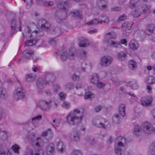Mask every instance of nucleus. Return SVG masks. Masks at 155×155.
<instances>
[{
  "label": "nucleus",
  "instance_id": "1",
  "mask_svg": "<svg viewBox=\"0 0 155 155\" xmlns=\"http://www.w3.org/2000/svg\"><path fill=\"white\" fill-rule=\"evenodd\" d=\"M83 114L79 109H74L70 112L66 117V121L69 124L77 125L80 123L83 119Z\"/></svg>",
  "mask_w": 155,
  "mask_h": 155
},
{
  "label": "nucleus",
  "instance_id": "2",
  "mask_svg": "<svg viewBox=\"0 0 155 155\" xmlns=\"http://www.w3.org/2000/svg\"><path fill=\"white\" fill-rule=\"evenodd\" d=\"M57 7L59 9L58 12L61 13L62 19L64 20L67 17L68 8L69 4L68 0H58L56 2Z\"/></svg>",
  "mask_w": 155,
  "mask_h": 155
},
{
  "label": "nucleus",
  "instance_id": "3",
  "mask_svg": "<svg viewBox=\"0 0 155 155\" xmlns=\"http://www.w3.org/2000/svg\"><path fill=\"white\" fill-rule=\"evenodd\" d=\"M40 108L44 110L49 109L51 108H55L57 107L58 104L54 100L46 99L41 100L38 105Z\"/></svg>",
  "mask_w": 155,
  "mask_h": 155
},
{
  "label": "nucleus",
  "instance_id": "4",
  "mask_svg": "<svg viewBox=\"0 0 155 155\" xmlns=\"http://www.w3.org/2000/svg\"><path fill=\"white\" fill-rule=\"evenodd\" d=\"M126 143V139L124 137L120 136L117 138L115 144L114 151L117 155H121L122 148L125 147Z\"/></svg>",
  "mask_w": 155,
  "mask_h": 155
},
{
  "label": "nucleus",
  "instance_id": "5",
  "mask_svg": "<svg viewBox=\"0 0 155 155\" xmlns=\"http://www.w3.org/2000/svg\"><path fill=\"white\" fill-rule=\"evenodd\" d=\"M31 143L35 148H37V150L35 149L32 150L31 151V155H39L40 146V143L42 142V139L40 137H36L35 134H33L31 138Z\"/></svg>",
  "mask_w": 155,
  "mask_h": 155
},
{
  "label": "nucleus",
  "instance_id": "6",
  "mask_svg": "<svg viewBox=\"0 0 155 155\" xmlns=\"http://www.w3.org/2000/svg\"><path fill=\"white\" fill-rule=\"evenodd\" d=\"M75 52V48L71 47L68 51L66 50L62 51L60 54V58L63 61H65L68 58L71 60H73L74 58Z\"/></svg>",
  "mask_w": 155,
  "mask_h": 155
},
{
  "label": "nucleus",
  "instance_id": "7",
  "mask_svg": "<svg viewBox=\"0 0 155 155\" xmlns=\"http://www.w3.org/2000/svg\"><path fill=\"white\" fill-rule=\"evenodd\" d=\"M26 95L25 91L21 86L16 87L13 93L14 98L17 100L25 98Z\"/></svg>",
  "mask_w": 155,
  "mask_h": 155
},
{
  "label": "nucleus",
  "instance_id": "8",
  "mask_svg": "<svg viewBox=\"0 0 155 155\" xmlns=\"http://www.w3.org/2000/svg\"><path fill=\"white\" fill-rule=\"evenodd\" d=\"M107 120L99 116H97L94 117L92 121V124L96 127L106 128L104 123H106Z\"/></svg>",
  "mask_w": 155,
  "mask_h": 155
},
{
  "label": "nucleus",
  "instance_id": "9",
  "mask_svg": "<svg viewBox=\"0 0 155 155\" xmlns=\"http://www.w3.org/2000/svg\"><path fill=\"white\" fill-rule=\"evenodd\" d=\"M141 129L143 133L149 134L153 133V127L150 123L145 121L142 123Z\"/></svg>",
  "mask_w": 155,
  "mask_h": 155
},
{
  "label": "nucleus",
  "instance_id": "10",
  "mask_svg": "<svg viewBox=\"0 0 155 155\" xmlns=\"http://www.w3.org/2000/svg\"><path fill=\"white\" fill-rule=\"evenodd\" d=\"M34 54L33 51L31 50H26L22 52V58H21L18 60L17 63L19 64L24 62L25 60L24 58L29 60L32 58Z\"/></svg>",
  "mask_w": 155,
  "mask_h": 155
},
{
  "label": "nucleus",
  "instance_id": "11",
  "mask_svg": "<svg viewBox=\"0 0 155 155\" xmlns=\"http://www.w3.org/2000/svg\"><path fill=\"white\" fill-rule=\"evenodd\" d=\"M112 58L109 56L103 57L101 60V65L104 67H107L112 62Z\"/></svg>",
  "mask_w": 155,
  "mask_h": 155
},
{
  "label": "nucleus",
  "instance_id": "12",
  "mask_svg": "<svg viewBox=\"0 0 155 155\" xmlns=\"http://www.w3.org/2000/svg\"><path fill=\"white\" fill-rule=\"evenodd\" d=\"M153 98L152 96H147L146 97L142 98L141 100L142 105L144 106H150L153 101Z\"/></svg>",
  "mask_w": 155,
  "mask_h": 155
},
{
  "label": "nucleus",
  "instance_id": "13",
  "mask_svg": "<svg viewBox=\"0 0 155 155\" xmlns=\"http://www.w3.org/2000/svg\"><path fill=\"white\" fill-rule=\"evenodd\" d=\"M47 83V81H46L45 79L40 78L37 81L36 84L38 88L42 89L46 86Z\"/></svg>",
  "mask_w": 155,
  "mask_h": 155
},
{
  "label": "nucleus",
  "instance_id": "14",
  "mask_svg": "<svg viewBox=\"0 0 155 155\" xmlns=\"http://www.w3.org/2000/svg\"><path fill=\"white\" fill-rule=\"evenodd\" d=\"M38 25L42 29H48L50 26V23L46 20L44 19L39 20L38 22Z\"/></svg>",
  "mask_w": 155,
  "mask_h": 155
},
{
  "label": "nucleus",
  "instance_id": "15",
  "mask_svg": "<svg viewBox=\"0 0 155 155\" xmlns=\"http://www.w3.org/2000/svg\"><path fill=\"white\" fill-rule=\"evenodd\" d=\"M108 46L115 48H120L122 47L119 42L116 41L111 39L108 40L107 42Z\"/></svg>",
  "mask_w": 155,
  "mask_h": 155
},
{
  "label": "nucleus",
  "instance_id": "16",
  "mask_svg": "<svg viewBox=\"0 0 155 155\" xmlns=\"http://www.w3.org/2000/svg\"><path fill=\"white\" fill-rule=\"evenodd\" d=\"M107 1L105 0H97V6L100 9L104 10L107 7Z\"/></svg>",
  "mask_w": 155,
  "mask_h": 155
},
{
  "label": "nucleus",
  "instance_id": "17",
  "mask_svg": "<svg viewBox=\"0 0 155 155\" xmlns=\"http://www.w3.org/2000/svg\"><path fill=\"white\" fill-rule=\"evenodd\" d=\"M79 45L81 47H85L89 45V41L84 37H81L79 38Z\"/></svg>",
  "mask_w": 155,
  "mask_h": 155
},
{
  "label": "nucleus",
  "instance_id": "18",
  "mask_svg": "<svg viewBox=\"0 0 155 155\" xmlns=\"http://www.w3.org/2000/svg\"><path fill=\"white\" fill-rule=\"evenodd\" d=\"M130 48L134 50H137L139 47V45L137 41L133 39L131 40L129 44Z\"/></svg>",
  "mask_w": 155,
  "mask_h": 155
},
{
  "label": "nucleus",
  "instance_id": "19",
  "mask_svg": "<svg viewBox=\"0 0 155 155\" xmlns=\"http://www.w3.org/2000/svg\"><path fill=\"white\" fill-rule=\"evenodd\" d=\"M54 151V145L52 143H50L46 147V153L48 155H52Z\"/></svg>",
  "mask_w": 155,
  "mask_h": 155
},
{
  "label": "nucleus",
  "instance_id": "20",
  "mask_svg": "<svg viewBox=\"0 0 155 155\" xmlns=\"http://www.w3.org/2000/svg\"><path fill=\"white\" fill-rule=\"evenodd\" d=\"M121 117H124L125 114V106L124 104H120L118 108V113Z\"/></svg>",
  "mask_w": 155,
  "mask_h": 155
},
{
  "label": "nucleus",
  "instance_id": "21",
  "mask_svg": "<svg viewBox=\"0 0 155 155\" xmlns=\"http://www.w3.org/2000/svg\"><path fill=\"white\" fill-rule=\"evenodd\" d=\"M100 21V24L103 23L108 24L110 22V20L107 15L103 14L101 15L99 17Z\"/></svg>",
  "mask_w": 155,
  "mask_h": 155
},
{
  "label": "nucleus",
  "instance_id": "22",
  "mask_svg": "<svg viewBox=\"0 0 155 155\" xmlns=\"http://www.w3.org/2000/svg\"><path fill=\"white\" fill-rule=\"evenodd\" d=\"M22 34H23L22 39L23 40H24V37L25 35L27 37L29 38H31L32 35L31 34V30L28 26H26L25 27L24 29V32L22 33Z\"/></svg>",
  "mask_w": 155,
  "mask_h": 155
},
{
  "label": "nucleus",
  "instance_id": "23",
  "mask_svg": "<svg viewBox=\"0 0 155 155\" xmlns=\"http://www.w3.org/2000/svg\"><path fill=\"white\" fill-rule=\"evenodd\" d=\"M8 97V94L5 89L2 87H0V98L5 99Z\"/></svg>",
  "mask_w": 155,
  "mask_h": 155
},
{
  "label": "nucleus",
  "instance_id": "24",
  "mask_svg": "<svg viewBox=\"0 0 155 155\" xmlns=\"http://www.w3.org/2000/svg\"><path fill=\"white\" fill-rule=\"evenodd\" d=\"M128 84L133 90H137L139 88V86L136 80H134L129 82Z\"/></svg>",
  "mask_w": 155,
  "mask_h": 155
},
{
  "label": "nucleus",
  "instance_id": "25",
  "mask_svg": "<svg viewBox=\"0 0 155 155\" xmlns=\"http://www.w3.org/2000/svg\"><path fill=\"white\" fill-rule=\"evenodd\" d=\"M148 154V155H155V141L150 146Z\"/></svg>",
  "mask_w": 155,
  "mask_h": 155
},
{
  "label": "nucleus",
  "instance_id": "26",
  "mask_svg": "<svg viewBox=\"0 0 155 155\" xmlns=\"http://www.w3.org/2000/svg\"><path fill=\"white\" fill-rule=\"evenodd\" d=\"M123 117H121V116L118 114H115L112 118V121L115 124H118L120 122L121 120Z\"/></svg>",
  "mask_w": 155,
  "mask_h": 155
},
{
  "label": "nucleus",
  "instance_id": "27",
  "mask_svg": "<svg viewBox=\"0 0 155 155\" xmlns=\"http://www.w3.org/2000/svg\"><path fill=\"white\" fill-rule=\"evenodd\" d=\"M45 78V80L46 81H47V83L49 82H52L55 79V77L54 75L53 74L48 72L46 73Z\"/></svg>",
  "mask_w": 155,
  "mask_h": 155
},
{
  "label": "nucleus",
  "instance_id": "28",
  "mask_svg": "<svg viewBox=\"0 0 155 155\" xmlns=\"http://www.w3.org/2000/svg\"><path fill=\"white\" fill-rule=\"evenodd\" d=\"M155 28V25L152 24L148 25L146 27V32L148 35L152 34Z\"/></svg>",
  "mask_w": 155,
  "mask_h": 155
},
{
  "label": "nucleus",
  "instance_id": "29",
  "mask_svg": "<svg viewBox=\"0 0 155 155\" xmlns=\"http://www.w3.org/2000/svg\"><path fill=\"white\" fill-rule=\"evenodd\" d=\"M141 126L140 127L139 125H136L134 129V133L137 136L140 135L141 133Z\"/></svg>",
  "mask_w": 155,
  "mask_h": 155
},
{
  "label": "nucleus",
  "instance_id": "30",
  "mask_svg": "<svg viewBox=\"0 0 155 155\" xmlns=\"http://www.w3.org/2000/svg\"><path fill=\"white\" fill-rule=\"evenodd\" d=\"M99 81V78L97 74H93L91 79V82L93 84H95Z\"/></svg>",
  "mask_w": 155,
  "mask_h": 155
},
{
  "label": "nucleus",
  "instance_id": "31",
  "mask_svg": "<svg viewBox=\"0 0 155 155\" xmlns=\"http://www.w3.org/2000/svg\"><path fill=\"white\" fill-rule=\"evenodd\" d=\"M57 148L58 151L62 153L64 148L65 146L62 141H59L57 143Z\"/></svg>",
  "mask_w": 155,
  "mask_h": 155
},
{
  "label": "nucleus",
  "instance_id": "32",
  "mask_svg": "<svg viewBox=\"0 0 155 155\" xmlns=\"http://www.w3.org/2000/svg\"><path fill=\"white\" fill-rule=\"evenodd\" d=\"M71 137H73V139L76 141L79 140V135L78 131L76 130L73 129L71 134Z\"/></svg>",
  "mask_w": 155,
  "mask_h": 155
},
{
  "label": "nucleus",
  "instance_id": "33",
  "mask_svg": "<svg viewBox=\"0 0 155 155\" xmlns=\"http://www.w3.org/2000/svg\"><path fill=\"white\" fill-rule=\"evenodd\" d=\"M137 64L134 60H131L129 61L128 66L130 69L131 70H135L137 67Z\"/></svg>",
  "mask_w": 155,
  "mask_h": 155
},
{
  "label": "nucleus",
  "instance_id": "34",
  "mask_svg": "<svg viewBox=\"0 0 155 155\" xmlns=\"http://www.w3.org/2000/svg\"><path fill=\"white\" fill-rule=\"evenodd\" d=\"M7 133L6 131L2 130L0 129V141L3 140L7 138Z\"/></svg>",
  "mask_w": 155,
  "mask_h": 155
},
{
  "label": "nucleus",
  "instance_id": "35",
  "mask_svg": "<svg viewBox=\"0 0 155 155\" xmlns=\"http://www.w3.org/2000/svg\"><path fill=\"white\" fill-rule=\"evenodd\" d=\"M127 54L123 52H120L117 54V58L120 61H124L126 59Z\"/></svg>",
  "mask_w": 155,
  "mask_h": 155
},
{
  "label": "nucleus",
  "instance_id": "36",
  "mask_svg": "<svg viewBox=\"0 0 155 155\" xmlns=\"http://www.w3.org/2000/svg\"><path fill=\"white\" fill-rule=\"evenodd\" d=\"M141 14V9H137L133 11L131 13V15L134 17H138L140 16Z\"/></svg>",
  "mask_w": 155,
  "mask_h": 155
},
{
  "label": "nucleus",
  "instance_id": "37",
  "mask_svg": "<svg viewBox=\"0 0 155 155\" xmlns=\"http://www.w3.org/2000/svg\"><path fill=\"white\" fill-rule=\"evenodd\" d=\"M42 135L43 136H48V139H51L52 138L53 134L51 133V130L49 129L47 130L44 131Z\"/></svg>",
  "mask_w": 155,
  "mask_h": 155
},
{
  "label": "nucleus",
  "instance_id": "38",
  "mask_svg": "<svg viewBox=\"0 0 155 155\" xmlns=\"http://www.w3.org/2000/svg\"><path fill=\"white\" fill-rule=\"evenodd\" d=\"M140 4V0H131L130 6L132 8L137 6Z\"/></svg>",
  "mask_w": 155,
  "mask_h": 155
},
{
  "label": "nucleus",
  "instance_id": "39",
  "mask_svg": "<svg viewBox=\"0 0 155 155\" xmlns=\"http://www.w3.org/2000/svg\"><path fill=\"white\" fill-rule=\"evenodd\" d=\"M146 82L148 84H152L155 83V78L152 76H149L146 80Z\"/></svg>",
  "mask_w": 155,
  "mask_h": 155
},
{
  "label": "nucleus",
  "instance_id": "40",
  "mask_svg": "<svg viewBox=\"0 0 155 155\" xmlns=\"http://www.w3.org/2000/svg\"><path fill=\"white\" fill-rule=\"evenodd\" d=\"M53 33L55 36H58L62 33V31L60 28L57 27L53 30Z\"/></svg>",
  "mask_w": 155,
  "mask_h": 155
},
{
  "label": "nucleus",
  "instance_id": "41",
  "mask_svg": "<svg viewBox=\"0 0 155 155\" xmlns=\"http://www.w3.org/2000/svg\"><path fill=\"white\" fill-rule=\"evenodd\" d=\"M17 24L15 18L12 20L11 28L12 30V32H14L15 30Z\"/></svg>",
  "mask_w": 155,
  "mask_h": 155
},
{
  "label": "nucleus",
  "instance_id": "42",
  "mask_svg": "<svg viewBox=\"0 0 155 155\" xmlns=\"http://www.w3.org/2000/svg\"><path fill=\"white\" fill-rule=\"evenodd\" d=\"M100 22L99 18L98 19L95 18L87 22V24L89 25H96L99 23L100 24Z\"/></svg>",
  "mask_w": 155,
  "mask_h": 155
},
{
  "label": "nucleus",
  "instance_id": "43",
  "mask_svg": "<svg viewBox=\"0 0 155 155\" xmlns=\"http://www.w3.org/2000/svg\"><path fill=\"white\" fill-rule=\"evenodd\" d=\"M37 42V41L35 40H28L25 43V45L28 46H31L35 44Z\"/></svg>",
  "mask_w": 155,
  "mask_h": 155
},
{
  "label": "nucleus",
  "instance_id": "44",
  "mask_svg": "<svg viewBox=\"0 0 155 155\" xmlns=\"http://www.w3.org/2000/svg\"><path fill=\"white\" fill-rule=\"evenodd\" d=\"M107 38L109 39H115L116 38V35L114 32H111L107 34Z\"/></svg>",
  "mask_w": 155,
  "mask_h": 155
},
{
  "label": "nucleus",
  "instance_id": "45",
  "mask_svg": "<svg viewBox=\"0 0 155 155\" xmlns=\"http://www.w3.org/2000/svg\"><path fill=\"white\" fill-rule=\"evenodd\" d=\"M79 56L80 58L84 60L87 58V52L83 50H81L79 52Z\"/></svg>",
  "mask_w": 155,
  "mask_h": 155
},
{
  "label": "nucleus",
  "instance_id": "46",
  "mask_svg": "<svg viewBox=\"0 0 155 155\" xmlns=\"http://www.w3.org/2000/svg\"><path fill=\"white\" fill-rule=\"evenodd\" d=\"M61 87L59 85L55 84L54 85L53 87V91L54 94H56L60 90Z\"/></svg>",
  "mask_w": 155,
  "mask_h": 155
},
{
  "label": "nucleus",
  "instance_id": "47",
  "mask_svg": "<svg viewBox=\"0 0 155 155\" xmlns=\"http://www.w3.org/2000/svg\"><path fill=\"white\" fill-rule=\"evenodd\" d=\"M61 106L64 108L68 109L70 107L71 105L69 102L65 101L63 102Z\"/></svg>",
  "mask_w": 155,
  "mask_h": 155
},
{
  "label": "nucleus",
  "instance_id": "48",
  "mask_svg": "<svg viewBox=\"0 0 155 155\" xmlns=\"http://www.w3.org/2000/svg\"><path fill=\"white\" fill-rule=\"evenodd\" d=\"M87 65V66H89L90 68L92 67L91 64L89 63L88 64H87L84 61L82 64L81 65V71H85V68L84 67Z\"/></svg>",
  "mask_w": 155,
  "mask_h": 155
},
{
  "label": "nucleus",
  "instance_id": "49",
  "mask_svg": "<svg viewBox=\"0 0 155 155\" xmlns=\"http://www.w3.org/2000/svg\"><path fill=\"white\" fill-rule=\"evenodd\" d=\"M35 77L31 74H28L26 75V79L28 82L32 81L35 79Z\"/></svg>",
  "mask_w": 155,
  "mask_h": 155
},
{
  "label": "nucleus",
  "instance_id": "50",
  "mask_svg": "<svg viewBox=\"0 0 155 155\" xmlns=\"http://www.w3.org/2000/svg\"><path fill=\"white\" fill-rule=\"evenodd\" d=\"M71 13L73 16L74 17H79L81 15L80 12L76 10H73L71 12Z\"/></svg>",
  "mask_w": 155,
  "mask_h": 155
},
{
  "label": "nucleus",
  "instance_id": "51",
  "mask_svg": "<svg viewBox=\"0 0 155 155\" xmlns=\"http://www.w3.org/2000/svg\"><path fill=\"white\" fill-rule=\"evenodd\" d=\"M42 4H43L46 7H51L53 5L54 3L52 1L43 2Z\"/></svg>",
  "mask_w": 155,
  "mask_h": 155
},
{
  "label": "nucleus",
  "instance_id": "52",
  "mask_svg": "<svg viewBox=\"0 0 155 155\" xmlns=\"http://www.w3.org/2000/svg\"><path fill=\"white\" fill-rule=\"evenodd\" d=\"M141 10L144 14H145L149 10V8L146 4H143L141 7Z\"/></svg>",
  "mask_w": 155,
  "mask_h": 155
},
{
  "label": "nucleus",
  "instance_id": "53",
  "mask_svg": "<svg viewBox=\"0 0 155 155\" xmlns=\"http://www.w3.org/2000/svg\"><path fill=\"white\" fill-rule=\"evenodd\" d=\"M96 87L98 88L101 89L104 87L105 86V84L100 81H98L95 84Z\"/></svg>",
  "mask_w": 155,
  "mask_h": 155
},
{
  "label": "nucleus",
  "instance_id": "54",
  "mask_svg": "<svg viewBox=\"0 0 155 155\" xmlns=\"http://www.w3.org/2000/svg\"><path fill=\"white\" fill-rule=\"evenodd\" d=\"M60 120H59L54 119L53 121V122L52 123L53 127L55 128L58 126L60 124Z\"/></svg>",
  "mask_w": 155,
  "mask_h": 155
},
{
  "label": "nucleus",
  "instance_id": "55",
  "mask_svg": "<svg viewBox=\"0 0 155 155\" xmlns=\"http://www.w3.org/2000/svg\"><path fill=\"white\" fill-rule=\"evenodd\" d=\"M93 94L91 92L88 91L86 92L85 95L84 96L85 99L91 98V97H94Z\"/></svg>",
  "mask_w": 155,
  "mask_h": 155
},
{
  "label": "nucleus",
  "instance_id": "56",
  "mask_svg": "<svg viewBox=\"0 0 155 155\" xmlns=\"http://www.w3.org/2000/svg\"><path fill=\"white\" fill-rule=\"evenodd\" d=\"M12 149L15 153H19L18 150L19 149V147L17 144H15L13 145L12 147Z\"/></svg>",
  "mask_w": 155,
  "mask_h": 155
},
{
  "label": "nucleus",
  "instance_id": "57",
  "mask_svg": "<svg viewBox=\"0 0 155 155\" xmlns=\"http://www.w3.org/2000/svg\"><path fill=\"white\" fill-rule=\"evenodd\" d=\"M0 155H6V152L4 147L0 145Z\"/></svg>",
  "mask_w": 155,
  "mask_h": 155
},
{
  "label": "nucleus",
  "instance_id": "58",
  "mask_svg": "<svg viewBox=\"0 0 155 155\" xmlns=\"http://www.w3.org/2000/svg\"><path fill=\"white\" fill-rule=\"evenodd\" d=\"M56 39L55 38H51L49 39L48 43L51 45L54 46L56 44Z\"/></svg>",
  "mask_w": 155,
  "mask_h": 155
},
{
  "label": "nucleus",
  "instance_id": "59",
  "mask_svg": "<svg viewBox=\"0 0 155 155\" xmlns=\"http://www.w3.org/2000/svg\"><path fill=\"white\" fill-rule=\"evenodd\" d=\"M71 155H82V153L79 150H74L72 152Z\"/></svg>",
  "mask_w": 155,
  "mask_h": 155
},
{
  "label": "nucleus",
  "instance_id": "60",
  "mask_svg": "<svg viewBox=\"0 0 155 155\" xmlns=\"http://www.w3.org/2000/svg\"><path fill=\"white\" fill-rule=\"evenodd\" d=\"M127 18V16L124 14L120 16L118 20V21L119 22H120L124 20Z\"/></svg>",
  "mask_w": 155,
  "mask_h": 155
},
{
  "label": "nucleus",
  "instance_id": "61",
  "mask_svg": "<svg viewBox=\"0 0 155 155\" xmlns=\"http://www.w3.org/2000/svg\"><path fill=\"white\" fill-rule=\"evenodd\" d=\"M58 95L61 100H64L66 97V94L63 92H60L58 94Z\"/></svg>",
  "mask_w": 155,
  "mask_h": 155
},
{
  "label": "nucleus",
  "instance_id": "62",
  "mask_svg": "<svg viewBox=\"0 0 155 155\" xmlns=\"http://www.w3.org/2000/svg\"><path fill=\"white\" fill-rule=\"evenodd\" d=\"M80 78V76L79 75H77L75 74H74L72 77V80L74 81H77Z\"/></svg>",
  "mask_w": 155,
  "mask_h": 155
},
{
  "label": "nucleus",
  "instance_id": "63",
  "mask_svg": "<svg viewBox=\"0 0 155 155\" xmlns=\"http://www.w3.org/2000/svg\"><path fill=\"white\" fill-rule=\"evenodd\" d=\"M42 116L41 115H40L35 117L32 118L31 119L32 123H33L34 120H39L41 119Z\"/></svg>",
  "mask_w": 155,
  "mask_h": 155
},
{
  "label": "nucleus",
  "instance_id": "64",
  "mask_svg": "<svg viewBox=\"0 0 155 155\" xmlns=\"http://www.w3.org/2000/svg\"><path fill=\"white\" fill-rule=\"evenodd\" d=\"M146 89L148 93L151 94L152 93V88L151 86L147 85Z\"/></svg>",
  "mask_w": 155,
  "mask_h": 155
}]
</instances>
